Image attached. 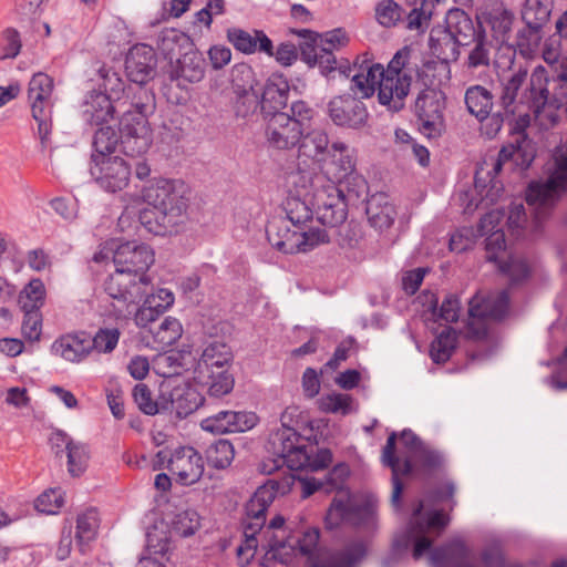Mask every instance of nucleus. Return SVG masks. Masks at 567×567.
Returning <instances> with one entry per match:
<instances>
[{
	"label": "nucleus",
	"mask_w": 567,
	"mask_h": 567,
	"mask_svg": "<svg viewBox=\"0 0 567 567\" xmlns=\"http://www.w3.org/2000/svg\"><path fill=\"white\" fill-rule=\"evenodd\" d=\"M328 114L334 125L351 130L364 127L369 118L365 104L350 93L331 99Z\"/></svg>",
	"instance_id": "nucleus-19"
},
{
	"label": "nucleus",
	"mask_w": 567,
	"mask_h": 567,
	"mask_svg": "<svg viewBox=\"0 0 567 567\" xmlns=\"http://www.w3.org/2000/svg\"><path fill=\"white\" fill-rule=\"evenodd\" d=\"M544 27L545 24L538 22L537 24L525 23V27L518 30L516 35V47L524 58H532L538 50L543 39Z\"/></svg>",
	"instance_id": "nucleus-49"
},
{
	"label": "nucleus",
	"mask_w": 567,
	"mask_h": 567,
	"mask_svg": "<svg viewBox=\"0 0 567 567\" xmlns=\"http://www.w3.org/2000/svg\"><path fill=\"white\" fill-rule=\"evenodd\" d=\"M90 174L100 188L117 193L128 186L132 166L121 156L96 155L90 163Z\"/></svg>",
	"instance_id": "nucleus-14"
},
{
	"label": "nucleus",
	"mask_w": 567,
	"mask_h": 567,
	"mask_svg": "<svg viewBox=\"0 0 567 567\" xmlns=\"http://www.w3.org/2000/svg\"><path fill=\"white\" fill-rule=\"evenodd\" d=\"M549 76L543 65H537L529 78L527 93L522 97V103H527L535 115H539L546 105L553 100V94L548 87Z\"/></svg>",
	"instance_id": "nucleus-30"
},
{
	"label": "nucleus",
	"mask_w": 567,
	"mask_h": 567,
	"mask_svg": "<svg viewBox=\"0 0 567 567\" xmlns=\"http://www.w3.org/2000/svg\"><path fill=\"white\" fill-rule=\"evenodd\" d=\"M154 99L143 87L138 89L136 101L123 112L120 120V143L127 156H140L152 144V131L147 115L154 111Z\"/></svg>",
	"instance_id": "nucleus-3"
},
{
	"label": "nucleus",
	"mask_w": 567,
	"mask_h": 567,
	"mask_svg": "<svg viewBox=\"0 0 567 567\" xmlns=\"http://www.w3.org/2000/svg\"><path fill=\"white\" fill-rule=\"evenodd\" d=\"M235 456L233 444L227 440H218L212 443L206 450V460L208 465L224 470L228 467Z\"/></svg>",
	"instance_id": "nucleus-51"
},
{
	"label": "nucleus",
	"mask_w": 567,
	"mask_h": 567,
	"mask_svg": "<svg viewBox=\"0 0 567 567\" xmlns=\"http://www.w3.org/2000/svg\"><path fill=\"white\" fill-rule=\"evenodd\" d=\"M115 106L107 94L99 91L90 92L82 105L83 121L90 125H103L113 118Z\"/></svg>",
	"instance_id": "nucleus-33"
},
{
	"label": "nucleus",
	"mask_w": 567,
	"mask_h": 567,
	"mask_svg": "<svg viewBox=\"0 0 567 567\" xmlns=\"http://www.w3.org/2000/svg\"><path fill=\"white\" fill-rule=\"evenodd\" d=\"M150 285V277L136 279L115 268V271L104 281V291L127 309L130 305H137L143 300Z\"/></svg>",
	"instance_id": "nucleus-16"
},
{
	"label": "nucleus",
	"mask_w": 567,
	"mask_h": 567,
	"mask_svg": "<svg viewBox=\"0 0 567 567\" xmlns=\"http://www.w3.org/2000/svg\"><path fill=\"white\" fill-rule=\"evenodd\" d=\"M53 86V79L39 72L31 78L28 87V101L32 117L38 123V135L42 151L51 143Z\"/></svg>",
	"instance_id": "nucleus-11"
},
{
	"label": "nucleus",
	"mask_w": 567,
	"mask_h": 567,
	"mask_svg": "<svg viewBox=\"0 0 567 567\" xmlns=\"http://www.w3.org/2000/svg\"><path fill=\"white\" fill-rule=\"evenodd\" d=\"M282 425H285L282 423ZM271 445L276 457L265 460L260 465V471L265 474H272L287 466L290 470L299 471L307 462V445L302 443L301 435L292 427L284 426L277 431L272 437Z\"/></svg>",
	"instance_id": "nucleus-10"
},
{
	"label": "nucleus",
	"mask_w": 567,
	"mask_h": 567,
	"mask_svg": "<svg viewBox=\"0 0 567 567\" xmlns=\"http://www.w3.org/2000/svg\"><path fill=\"white\" fill-rule=\"evenodd\" d=\"M372 507L365 503H358L349 495L334 497L327 511L324 524L328 529H334L342 523L352 526H363L372 522Z\"/></svg>",
	"instance_id": "nucleus-17"
},
{
	"label": "nucleus",
	"mask_w": 567,
	"mask_h": 567,
	"mask_svg": "<svg viewBox=\"0 0 567 567\" xmlns=\"http://www.w3.org/2000/svg\"><path fill=\"white\" fill-rule=\"evenodd\" d=\"M303 130L289 117V113H277L269 117L266 127L268 143L277 150H291L300 142Z\"/></svg>",
	"instance_id": "nucleus-23"
},
{
	"label": "nucleus",
	"mask_w": 567,
	"mask_h": 567,
	"mask_svg": "<svg viewBox=\"0 0 567 567\" xmlns=\"http://www.w3.org/2000/svg\"><path fill=\"white\" fill-rule=\"evenodd\" d=\"M258 535L262 538L261 546L266 549L267 555L287 564V555L295 545L290 543V535L286 533L285 518L281 515L275 516Z\"/></svg>",
	"instance_id": "nucleus-26"
},
{
	"label": "nucleus",
	"mask_w": 567,
	"mask_h": 567,
	"mask_svg": "<svg viewBox=\"0 0 567 567\" xmlns=\"http://www.w3.org/2000/svg\"><path fill=\"white\" fill-rule=\"evenodd\" d=\"M466 109L482 123V133L493 138L501 131L504 123V114L501 111L492 113L494 95L483 85H472L466 89L464 95Z\"/></svg>",
	"instance_id": "nucleus-13"
},
{
	"label": "nucleus",
	"mask_w": 567,
	"mask_h": 567,
	"mask_svg": "<svg viewBox=\"0 0 567 567\" xmlns=\"http://www.w3.org/2000/svg\"><path fill=\"white\" fill-rule=\"evenodd\" d=\"M352 398L344 393H330L318 400L321 412L347 415L351 413Z\"/></svg>",
	"instance_id": "nucleus-59"
},
{
	"label": "nucleus",
	"mask_w": 567,
	"mask_h": 567,
	"mask_svg": "<svg viewBox=\"0 0 567 567\" xmlns=\"http://www.w3.org/2000/svg\"><path fill=\"white\" fill-rule=\"evenodd\" d=\"M365 214L370 225L383 231L389 229L396 217L394 205L384 193H377L367 199Z\"/></svg>",
	"instance_id": "nucleus-32"
},
{
	"label": "nucleus",
	"mask_w": 567,
	"mask_h": 567,
	"mask_svg": "<svg viewBox=\"0 0 567 567\" xmlns=\"http://www.w3.org/2000/svg\"><path fill=\"white\" fill-rule=\"evenodd\" d=\"M554 9V0H525L522 20L526 24H547Z\"/></svg>",
	"instance_id": "nucleus-50"
},
{
	"label": "nucleus",
	"mask_w": 567,
	"mask_h": 567,
	"mask_svg": "<svg viewBox=\"0 0 567 567\" xmlns=\"http://www.w3.org/2000/svg\"><path fill=\"white\" fill-rule=\"evenodd\" d=\"M415 114L421 132L427 137H436L444 131V102L435 89H423L415 100Z\"/></svg>",
	"instance_id": "nucleus-18"
},
{
	"label": "nucleus",
	"mask_w": 567,
	"mask_h": 567,
	"mask_svg": "<svg viewBox=\"0 0 567 567\" xmlns=\"http://www.w3.org/2000/svg\"><path fill=\"white\" fill-rule=\"evenodd\" d=\"M443 29L454 35L462 45L470 44V40L478 33L470 16L460 8H453L447 11L445 28Z\"/></svg>",
	"instance_id": "nucleus-39"
},
{
	"label": "nucleus",
	"mask_w": 567,
	"mask_h": 567,
	"mask_svg": "<svg viewBox=\"0 0 567 567\" xmlns=\"http://www.w3.org/2000/svg\"><path fill=\"white\" fill-rule=\"evenodd\" d=\"M266 234L269 244L284 254L307 252L330 241L326 229H291L284 217L272 218L266 227Z\"/></svg>",
	"instance_id": "nucleus-8"
},
{
	"label": "nucleus",
	"mask_w": 567,
	"mask_h": 567,
	"mask_svg": "<svg viewBox=\"0 0 567 567\" xmlns=\"http://www.w3.org/2000/svg\"><path fill=\"white\" fill-rule=\"evenodd\" d=\"M143 199L150 207L140 213V221L148 233L175 234L187 218L188 188L182 181L156 179L144 188Z\"/></svg>",
	"instance_id": "nucleus-2"
},
{
	"label": "nucleus",
	"mask_w": 567,
	"mask_h": 567,
	"mask_svg": "<svg viewBox=\"0 0 567 567\" xmlns=\"http://www.w3.org/2000/svg\"><path fill=\"white\" fill-rule=\"evenodd\" d=\"M412 49L403 47L393 55L384 69L380 63L361 65L360 72L351 76L350 91L362 100L372 96L378 86V100L391 112H400L412 84Z\"/></svg>",
	"instance_id": "nucleus-1"
},
{
	"label": "nucleus",
	"mask_w": 567,
	"mask_h": 567,
	"mask_svg": "<svg viewBox=\"0 0 567 567\" xmlns=\"http://www.w3.org/2000/svg\"><path fill=\"white\" fill-rule=\"evenodd\" d=\"M298 34L306 39L300 44L301 60L309 66L318 65L324 75L337 69L334 51L349 43V37L343 29L338 28L322 34L302 29L298 31Z\"/></svg>",
	"instance_id": "nucleus-6"
},
{
	"label": "nucleus",
	"mask_w": 567,
	"mask_h": 567,
	"mask_svg": "<svg viewBox=\"0 0 567 567\" xmlns=\"http://www.w3.org/2000/svg\"><path fill=\"white\" fill-rule=\"evenodd\" d=\"M194 380L206 388L208 395L213 398H221L230 393L235 385L230 369H208V374L205 375L199 369H194Z\"/></svg>",
	"instance_id": "nucleus-35"
},
{
	"label": "nucleus",
	"mask_w": 567,
	"mask_h": 567,
	"mask_svg": "<svg viewBox=\"0 0 567 567\" xmlns=\"http://www.w3.org/2000/svg\"><path fill=\"white\" fill-rule=\"evenodd\" d=\"M412 7L403 17L405 28L410 31L424 32L432 18L433 0H406Z\"/></svg>",
	"instance_id": "nucleus-41"
},
{
	"label": "nucleus",
	"mask_w": 567,
	"mask_h": 567,
	"mask_svg": "<svg viewBox=\"0 0 567 567\" xmlns=\"http://www.w3.org/2000/svg\"><path fill=\"white\" fill-rule=\"evenodd\" d=\"M298 145V162L308 168H322L331 156L330 140L326 131L313 128L303 133Z\"/></svg>",
	"instance_id": "nucleus-21"
},
{
	"label": "nucleus",
	"mask_w": 567,
	"mask_h": 567,
	"mask_svg": "<svg viewBox=\"0 0 567 567\" xmlns=\"http://www.w3.org/2000/svg\"><path fill=\"white\" fill-rule=\"evenodd\" d=\"M313 168L305 167L302 163L298 162L297 171L291 172L288 176L289 183L296 188L297 197L303 196L309 198L311 203V195L317 188L318 179L326 178L324 176L317 175Z\"/></svg>",
	"instance_id": "nucleus-46"
},
{
	"label": "nucleus",
	"mask_w": 567,
	"mask_h": 567,
	"mask_svg": "<svg viewBox=\"0 0 567 567\" xmlns=\"http://www.w3.org/2000/svg\"><path fill=\"white\" fill-rule=\"evenodd\" d=\"M429 302V310L434 321L444 320L445 322H456L460 317L461 302L458 298L450 293L447 295L442 305L439 307V300L434 293L426 295Z\"/></svg>",
	"instance_id": "nucleus-43"
},
{
	"label": "nucleus",
	"mask_w": 567,
	"mask_h": 567,
	"mask_svg": "<svg viewBox=\"0 0 567 567\" xmlns=\"http://www.w3.org/2000/svg\"><path fill=\"white\" fill-rule=\"evenodd\" d=\"M468 556V548L465 543L455 538L443 546L431 550L430 560L435 567H444L449 561L461 564Z\"/></svg>",
	"instance_id": "nucleus-40"
},
{
	"label": "nucleus",
	"mask_w": 567,
	"mask_h": 567,
	"mask_svg": "<svg viewBox=\"0 0 567 567\" xmlns=\"http://www.w3.org/2000/svg\"><path fill=\"white\" fill-rule=\"evenodd\" d=\"M186 41L185 34L171 29L161 32L157 39V48L171 61L179 53L181 42Z\"/></svg>",
	"instance_id": "nucleus-63"
},
{
	"label": "nucleus",
	"mask_w": 567,
	"mask_h": 567,
	"mask_svg": "<svg viewBox=\"0 0 567 567\" xmlns=\"http://www.w3.org/2000/svg\"><path fill=\"white\" fill-rule=\"evenodd\" d=\"M161 398L163 411L174 413L178 419H184L195 412L204 401V398L194 388L186 384L174 388L162 384Z\"/></svg>",
	"instance_id": "nucleus-22"
},
{
	"label": "nucleus",
	"mask_w": 567,
	"mask_h": 567,
	"mask_svg": "<svg viewBox=\"0 0 567 567\" xmlns=\"http://www.w3.org/2000/svg\"><path fill=\"white\" fill-rule=\"evenodd\" d=\"M460 45H462V43L443 28L431 30L429 48L436 60L447 64L452 61H456L460 55Z\"/></svg>",
	"instance_id": "nucleus-37"
},
{
	"label": "nucleus",
	"mask_w": 567,
	"mask_h": 567,
	"mask_svg": "<svg viewBox=\"0 0 567 567\" xmlns=\"http://www.w3.org/2000/svg\"><path fill=\"white\" fill-rule=\"evenodd\" d=\"M45 287L42 280L32 279L19 296V306L21 310L40 311L44 305Z\"/></svg>",
	"instance_id": "nucleus-54"
},
{
	"label": "nucleus",
	"mask_w": 567,
	"mask_h": 567,
	"mask_svg": "<svg viewBox=\"0 0 567 567\" xmlns=\"http://www.w3.org/2000/svg\"><path fill=\"white\" fill-rule=\"evenodd\" d=\"M288 95L289 84L282 76L274 75L269 78L261 93V112L270 116L282 113L280 110L286 107Z\"/></svg>",
	"instance_id": "nucleus-34"
},
{
	"label": "nucleus",
	"mask_w": 567,
	"mask_h": 567,
	"mask_svg": "<svg viewBox=\"0 0 567 567\" xmlns=\"http://www.w3.org/2000/svg\"><path fill=\"white\" fill-rule=\"evenodd\" d=\"M567 187V141L556 151L555 169L546 182H532L526 190V203L532 209L535 228L547 219L559 194Z\"/></svg>",
	"instance_id": "nucleus-4"
},
{
	"label": "nucleus",
	"mask_w": 567,
	"mask_h": 567,
	"mask_svg": "<svg viewBox=\"0 0 567 567\" xmlns=\"http://www.w3.org/2000/svg\"><path fill=\"white\" fill-rule=\"evenodd\" d=\"M234 360L231 348L223 341H209L203 349L195 369L208 374V369H230Z\"/></svg>",
	"instance_id": "nucleus-36"
},
{
	"label": "nucleus",
	"mask_w": 567,
	"mask_h": 567,
	"mask_svg": "<svg viewBox=\"0 0 567 567\" xmlns=\"http://www.w3.org/2000/svg\"><path fill=\"white\" fill-rule=\"evenodd\" d=\"M473 48L468 52L466 68L476 70L480 68H488L491 64L492 44L487 40L485 31L480 27L477 35L473 39Z\"/></svg>",
	"instance_id": "nucleus-47"
},
{
	"label": "nucleus",
	"mask_w": 567,
	"mask_h": 567,
	"mask_svg": "<svg viewBox=\"0 0 567 567\" xmlns=\"http://www.w3.org/2000/svg\"><path fill=\"white\" fill-rule=\"evenodd\" d=\"M154 341L165 348L174 344L183 334L181 322L173 317H166L157 328H152Z\"/></svg>",
	"instance_id": "nucleus-55"
},
{
	"label": "nucleus",
	"mask_w": 567,
	"mask_h": 567,
	"mask_svg": "<svg viewBox=\"0 0 567 567\" xmlns=\"http://www.w3.org/2000/svg\"><path fill=\"white\" fill-rule=\"evenodd\" d=\"M311 195V206L317 220L327 227L336 228L347 219L348 209L344 190L329 178H320Z\"/></svg>",
	"instance_id": "nucleus-12"
},
{
	"label": "nucleus",
	"mask_w": 567,
	"mask_h": 567,
	"mask_svg": "<svg viewBox=\"0 0 567 567\" xmlns=\"http://www.w3.org/2000/svg\"><path fill=\"white\" fill-rule=\"evenodd\" d=\"M184 355L178 351H169L159 354L156 358L155 364L158 373L164 377L178 375L184 369Z\"/></svg>",
	"instance_id": "nucleus-62"
},
{
	"label": "nucleus",
	"mask_w": 567,
	"mask_h": 567,
	"mask_svg": "<svg viewBox=\"0 0 567 567\" xmlns=\"http://www.w3.org/2000/svg\"><path fill=\"white\" fill-rule=\"evenodd\" d=\"M286 217L290 225L295 228L306 229L305 226L313 217L315 209L311 206L309 198L303 197H289L285 204Z\"/></svg>",
	"instance_id": "nucleus-45"
},
{
	"label": "nucleus",
	"mask_w": 567,
	"mask_h": 567,
	"mask_svg": "<svg viewBox=\"0 0 567 567\" xmlns=\"http://www.w3.org/2000/svg\"><path fill=\"white\" fill-rule=\"evenodd\" d=\"M290 481L279 482L269 480L257 488L245 506L243 519L245 545L248 549H256L259 545L257 535L266 524V513L277 494H285L290 489Z\"/></svg>",
	"instance_id": "nucleus-9"
},
{
	"label": "nucleus",
	"mask_w": 567,
	"mask_h": 567,
	"mask_svg": "<svg viewBox=\"0 0 567 567\" xmlns=\"http://www.w3.org/2000/svg\"><path fill=\"white\" fill-rule=\"evenodd\" d=\"M374 13L382 27L393 28L403 22L405 10L394 0H381L377 3Z\"/></svg>",
	"instance_id": "nucleus-56"
},
{
	"label": "nucleus",
	"mask_w": 567,
	"mask_h": 567,
	"mask_svg": "<svg viewBox=\"0 0 567 567\" xmlns=\"http://www.w3.org/2000/svg\"><path fill=\"white\" fill-rule=\"evenodd\" d=\"M133 398L138 409L147 415H154L163 411L162 398L159 396L158 400H154L150 388L144 383H138L134 386Z\"/></svg>",
	"instance_id": "nucleus-61"
},
{
	"label": "nucleus",
	"mask_w": 567,
	"mask_h": 567,
	"mask_svg": "<svg viewBox=\"0 0 567 567\" xmlns=\"http://www.w3.org/2000/svg\"><path fill=\"white\" fill-rule=\"evenodd\" d=\"M121 332L117 328H100L93 338L89 336L90 352L99 353L112 352L120 340Z\"/></svg>",
	"instance_id": "nucleus-57"
},
{
	"label": "nucleus",
	"mask_w": 567,
	"mask_h": 567,
	"mask_svg": "<svg viewBox=\"0 0 567 567\" xmlns=\"http://www.w3.org/2000/svg\"><path fill=\"white\" fill-rule=\"evenodd\" d=\"M227 40L237 51L244 54H254L258 51L268 56L274 55L272 41L261 30L248 32L240 28H229L227 30Z\"/></svg>",
	"instance_id": "nucleus-29"
},
{
	"label": "nucleus",
	"mask_w": 567,
	"mask_h": 567,
	"mask_svg": "<svg viewBox=\"0 0 567 567\" xmlns=\"http://www.w3.org/2000/svg\"><path fill=\"white\" fill-rule=\"evenodd\" d=\"M509 308V296L506 290L486 295L476 293L468 302V315L474 320H502Z\"/></svg>",
	"instance_id": "nucleus-25"
},
{
	"label": "nucleus",
	"mask_w": 567,
	"mask_h": 567,
	"mask_svg": "<svg viewBox=\"0 0 567 567\" xmlns=\"http://www.w3.org/2000/svg\"><path fill=\"white\" fill-rule=\"evenodd\" d=\"M66 458L69 474L73 477L81 476L85 472L90 458L87 446L75 441V443L69 449Z\"/></svg>",
	"instance_id": "nucleus-58"
},
{
	"label": "nucleus",
	"mask_w": 567,
	"mask_h": 567,
	"mask_svg": "<svg viewBox=\"0 0 567 567\" xmlns=\"http://www.w3.org/2000/svg\"><path fill=\"white\" fill-rule=\"evenodd\" d=\"M412 75L415 73L424 89H434L442 83V78L449 79L450 65L440 60L425 61L421 68L412 64Z\"/></svg>",
	"instance_id": "nucleus-42"
},
{
	"label": "nucleus",
	"mask_w": 567,
	"mask_h": 567,
	"mask_svg": "<svg viewBox=\"0 0 567 567\" xmlns=\"http://www.w3.org/2000/svg\"><path fill=\"white\" fill-rule=\"evenodd\" d=\"M154 261L153 249L148 245L135 240L118 245L113 252V262L116 269L127 272L136 279L150 277L146 272Z\"/></svg>",
	"instance_id": "nucleus-15"
},
{
	"label": "nucleus",
	"mask_w": 567,
	"mask_h": 567,
	"mask_svg": "<svg viewBox=\"0 0 567 567\" xmlns=\"http://www.w3.org/2000/svg\"><path fill=\"white\" fill-rule=\"evenodd\" d=\"M199 526V516L195 511H184L173 520V532L182 537L194 535Z\"/></svg>",
	"instance_id": "nucleus-64"
},
{
	"label": "nucleus",
	"mask_w": 567,
	"mask_h": 567,
	"mask_svg": "<svg viewBox=\"0 0 567 567\" xmlns=\"http://www.w3.org/2000/svg\"><path fill=\"white\" fill-rule=\"evenodd\" d=\"M120 137L113 127H100L93 136V153L91 155V159L96 157V155L112 157Z\"/></svg>",
	"instance_id": "nucleus-53"
},
{
	"label": "nucleus",
	"mask_w": 567,
	"mask_h": 567,
	"mask_svg": "<svg viewBox=\"0 0 567 567\" xmlns=\"http://www.w3.org/2000/svg\"><path fill=\"white\" fill-rule=\"evenodd\" d=\"M51 350L65 361L79 363L91 354L89 334L83 331L64 334L53 342Z\"/></svg>",
	"instance_id": "nucleus-31"
},
{
	"label": "nucleus",
	"mask_w": 567,
	"mask_h": 567,
	"mask_svg": "<svg viewBox=\"0 0 567 567\" xmlns=\"http://www.w3.org/2000/svg\"><path fill=\"white\" fill-rule=\"evenodd\" d=\"M487 23L491 25L494 38L504 42L506 34L511 31L513 14L503 3H498L492 11L485 14Z\"/></svg>",
	"instance_id": "nucleus-52"
},
{
	"label": "nucleus",
	"mask_w": 567,
	"mask_h": 567,
	"mask_svg": "<svg viewBox=\"0 0 567 567\" xmlns=\"http://www.w3.org/2000/svg\"><path fill=\"white\" fill-rule=\"evenodd\" d=\"M337 153H339L338 158V175L337 178L344 179L349 176L354 175L355 168V159L349 148V146L342 142H334L331 144V156L333 162L336 161Z\"/></svg>",
	"instance_id": "nucleus-60"
},
{
	"label": "nucleus",
	"mask_w": 567,
	"mask_h": 567,
	"mask_svg": "<svg viewBox=\"0 0 567 567\" xmlns=\"http://www.w3.org/2000/svg\"><path fill=\"white\" fill-rule=\"evenodd\" d=\"M528 76V70L519 66L507 79L501 83L499 104L505 116H513L516 113L517 96Z\"/></svg>",
	"instance_id": "nucleus-38"
},
{
	"label": "nucleus",
	"mask_w": 567,
	"mask_h": 567,
	"mask_svg": "<svg viewBox=\"0 0 567 567\" xmlns=\"http://www.w3.org/2000/svg\"><path fill=\"white\" fill-rule=\"evenodd\" d=\"M168 471L176 476L181 485L197 483L204 474L202 455L192 446L176 449L169 456Z\"/></svg>",
	"instance_id": "nucleus-20"
},
{
	"label": "nucleus",
	"mask_w": 567,
	"mask_h": 567,
	"mask_svg": "<svg viewBox=\"0 0 567 567\" xmlns=\"http://www.w3.org/2000/svg\"><path fill=\"white\" fill-rule=\"evenodd\" d=\"M156 64L154 50L146 44H136L126 54L125 72L130 81L143 85L154 78Z\"/></svg>",
	"instance_id": "nucleus-24"
},
{
	"label": "nucleus",
	"mask_w": 567,
	"mask_h": 567,
	"mask_svg": "<svg viewBox=\"0 0 567 567\" xmlns=\"http://www.w3.org/2000/svg\"><path fill=\"white\" fill-rule=\"evenodd\" d=\"M320 538L318 528H308L300 537L290 535V543L295 545L287 555V563L291 556L299 551L303 556H308L309 567H353L367 554L365 545L361 542L351 543L344 549L334 553H316Z\"/></svg>",
	"instance_id": "nucleus-5"
},
{
	"label": "nucleus",
	"mask_w": 567,
	"mask_h": 567,
	"mask_svg": "<svg viewBox=\"0 0 567 567\" xmlns=\"http://www.w3.org/2000/svg\"><path fill=\"white\" fill-rule=\"evenodd\" d=\"M456 331L452 327H445L431 343L430 357L433 362L437 364L447 362L456 349Z\"/></svg>",
	"instance_id": "nucleus-44"
},
{
	"label": "nucleus",
	"mask_w": 567,
	"mask_h": 567,
	"mask_svg": "<svg viewBox=\"0 0 567 567\" xmlns=\"http://www.w3.org/2000/svg\"><path fill=\"white\" fill-rule=\"evenodd\" d=\"M99 525L100 518L93 508L86 509L78 516L75 539L82 553H84V546L95 539Z\"/></svg>",
	"instance_id": "nucleus-48"
},
{
	"label": "nucleus",
	"mask_w": 567,
	"mask_h": 567,
	"mask_svg": "<svg viewBox=\"0 0 567 567\" xmlns=\"http://www.w3.org/2000/svg\"><path fill=\"white\" fill-rule=\"evenodd\" d=\"M395 441L396 434L391 433L386 440V443L382 451V462L389 466L392 472V485L393 491L391 495V503L395 508L400 507L401 495L403 492V483L400 480V475H410L414 471V460L411 455H408L403 464H400V457L395 455Z\"/></svg>",
	"instance_id": "nucleus-27"
},
{
	"label": "nucleus",
	"mask_w": 567,
	"mask_h": 567,
	"mask_svg": "<svg viewBox=\"0 0 567 567\" xmlns=\"http://www.w3.org/2000/svg\"><path fill=\"white\" fill-rule=\"evenodd\" d=\"M423 508V501H419L413 509L408 526L393 539L392 549L394 554L400 555L413 543V558L420 559L423 554L432 547V540L426 537L429 529H443L447 526L450 518L441 511H433L429 513L426 520L422 519L421 514Z\"/></svg>",
	"instance_id": "nucleus-7"
},
{
	"label": "nucleus",
	"mask_w": 567,
	"mask_h": 567,
	"mask_svg": "<svg viewBox=\"0 0 567 567\" xmlns=\"http://www.w3.org/2000/svg\"><path fill=\"white\" fill-rule=\"evenodd\" d=\"M205 65L206 62L199 53L186 52L175 62H171L168 78L183 89L187 84L198 83L204 79Z\"/></svg>",
	"instance_id": "nucleus-28"
}]
</instances>
